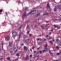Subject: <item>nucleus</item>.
Listing matches in <instances>:
<instances>
[{"mask_svg":"<svg viewBox=\"0 0 61 61\" xmlns=\"http://www.w3.org/2000/svg\"><path fill=\"white\" fill-rule=\"evenodd\" d=\"M58 8H59V9H61V5H60L58 6H57L55 7L54 8V12H56V9H57Z\"/></svg>","mask_w":61,"mask_h":61,"instance_id":"1","label":"nucleus"},{"mask_svg":"<svg viewBox=\"0 0 61 61\" xmlns=\"http://www.w3.org/2000/svg\"><path fill=\"white\" fill-rule=\"evenodd\" d=\"M13 46V42H9V44L8 46L9 47H11Z\"/></svg>","mask_w":61,"mask_h":61,"instance_id":"2","label":"nucleus"},{"mask_svg":"<svg viewBox=\"0 0 61 61\" xmlns=\"http://www.w3.org/2000/svg\"><path fill=\"white\" fill-rule=\"evenodd\" d=\"M32 12H34V13H33L32 14V15H33V14H35L36 13V10H33L31 11V12H30L29 13V14H28L27 15H29V14H31V13H32Z\"/></svg>","mask_w":61,"mask_h":61,"instance_id":"3","label":"nucleus"},{"mask_svg":"<svg viewBox=\"0 0 61 61\" xmlns=\"http://www.w3.org/2000/svg\"><path fill=\"white\" fill-rule=\"evenodd\" d=\"M24 50L25 51H27V50H28V48H27V47L25 46L24 47Z\"/></svg>","mask_w":61,"mask_h":61,"instance_id":"4","label":"nucleus"},{"mask_svg":"<svg viewBox=\"0 0 61 61\" xmlns=\"http://www.w3.org/2000/svg\"><path fill=\"white\" fill-rule=\"evenodd\" d=\"M44 50H43V53L45 52H46V51H47V50H48L47 48L46 47L45 48Z\"/></svg>","mask_w":61,"mask_h":61,"instance_id":"5","label":"nucleus"},{"mask_svg":"<svg viewBox=\"0 0 61 61\" xmlns=\"http://www.w3.org/2000/svg\"><path fill=\"white\" fill-rule=\"evenodd\" d=\"M15 33L16 34H17V33H16V32L15 31H14L12 33V35H13V37H15V36H17V35H14V33Z\"/></svg>","mask_w":61,"mask_h":61,"instance_id":"6","label":"nucleus"},{"mask_svg":"<svg viewBox=\"0 0 61 61\" xmlns=\"http://www.w3.org/2000/svg\"><path fill=\"white\" fill-rule=\"evenodd\" d=\"M41 27L43 30H44V29H45V25H43L41 26Z\"/></svg>","mask_w":61,"mask_h":61,"instance_id":"7","label":"nucleus"},{"mask_svg":"<svg viewBox=\"0 0 61 61\" xmlns=\"http://www.w3.org/2000/svg\"><path fill=\"white\" fill-rule=\"evenodd\" d=\"M28 58H29V57H28V55H27L25 59V60H28Z\"/></svg>","mask_w":61,"mask_h":61,"instance_id":"8","label":"nucleus"},{"mask_svg":"<svg viewBox=\"0 0 61 61\" xmlns=\"http://www.w3.org/2000/svg\"><path fill=\"white\" fill-rule=\"evenodd\" d=\"M47 8H50V7L49 6V3H48L47 4Z\"/></svg>","mask_w":61,"mask_h":61,"instance_id":"9","label":"nucleus"},{"mask_svg":"<svg viewBox=\"0 0 61 61\" xmlns=\"http://www.w3.org/2000/svg\"><path fill=\"white\" fill-rule=\"evenodd\" d=\"M21 34H22V33H21V32L20 33V34L19 35V38H20V37L21 36Z\"/></svg>","mask_w":61,"mask_h":61,"instance_id":"10","label":"nucleus"},{"mask_svg":"<svg viewBox=\"0 0 61 61\" xmlns=\"http://www.w3.org/2000/svg\"><path fill=\"white\" fill-rule=\"evenodd\" d=\"M5 40L6 41H7V40H8V36H7L5 37Z\"/></svg>","mask_w":61,"mask_h":61,"instance_id":"11","label":"nucleus"},{"mask_svg":"<svg viewBox=\"0 0 61 61\" xmlns=\"http://www.w3.org/2000/svg\"><path fill=\"white\" fill-rule=\"evenodd\" d=\"M48 14H49V13H44V15H48Z\"/></svg>","mask_w":61,"mask_h":61,"instance_id":"12","label":"nucleus"},{"mask_svg":"<svg viewBox=\"0 0 61 61\" xmlns=\"http://www.w3.org/2000/svg\"><path fill=\"white\" fill-rule=\"evenodd\" d=\"M25 12L23 14V17H25V16H26V15H25Z\"/></svg>","mask_w":61,"mask_h":61,"instance_id":"13","label":"nucleus"},{"mask_svg":"<svg viewBox=\"0 0 61 61\" xmlns=\"http://www.w3.org/2000/svg\"><path fill=\"white\" fill-rule=\"evenodd\" d=\"M49 52L51 55V56H53V53L51 52V51H50Z\"/></svg>","mask_w":61,"mask_h":61,"instance_id":"14","label":"nucleus"},{"mask_svg":"<svg viewBox=\"0 0 61 61\" xmlns=\"http://www.w3.org/2000/svg\"><path fill=\"white\" fill-rule=\"evenodd\" d=\"M40 13H39L37 15H36V17H37V16H39V15H40Z\"/></svg>","mask_w":61,"mask_h":61,"instance_id":"15","label":"nucleus"},{"mask_svg":"<svg viewBox=\"0 0 61 61\" xmlns=\"http://www.w3.org/2000/svg\"><path fill=\"white\" fill-rule=\"evenodd\" d=\"M47 44H46L44 46V47H46L47 48Z\"/></svg>","mask_w":61,"mask_h":61,"instance_id":"16","label":"nucleus"},{"mask_svg":"<svg viewBox=\"0 0 61 61\" xmlns=\"http://www.w3.org/2000/svg\"><path fill=\"white\" fill-rule=\"evenodd\" d=\"M8 60L10 61H11V59H10V57L8 58Z\"/></svg>","mask_w":61,"mask_h":61,"instance_id":"17","label":"nucleus"},{"mask_svg":"<svg viewBox=\"0 0 61 61\" xmlns=\"http://www.w3.org/2000/svg\"><path fill=\"white\" fill-rule=\"evenodd\" d=\"M10 37H9V36H8V41H9L10 40Z\"/></svg>","mask_w":61,"mask_h":61,"instance_id":"18","label":"nucleus"},{"mask_svg":"<svg viewBox=\"0 0 61 61\" xmlns=\"http://www.w3.org/2000/svg\"><path fill=\"white\" fill-rule=\"evenodd\" d=\"M15 50V48L13 50V51H10V53H12V52H13V51H14V50Z\"/></svg>","mask_w":61,"mask_h":61,"instance_id":"19","label":"nucleus"},{"mask_svg":"<svg viewBox=\"0 0 61 61\" xmlns=\"http://www.w3.org/2000/svg\"><path fill=\"white\" fill-rule=\"evenodd\" d=\"M54 26H55V28H56V27H58V26L57 25H54Z\"/></svg>","mask_w":61,"mask_h":61,"instance_id":"20","label":"nucleus"},{"mask_svg":"<svg viewBox=\"0 0 61 61\" xmlns=\"http://www.w3.org/2000/svg\"><path fill=\"white\" fill-rule=\"evenodd\" d=\"M56 42H58V41H59V40L58 39H56Z\"/></svg>","mask_w":61,"mask_h":61,"instance_id":"21","label":"nucleus"},{"mask_svg":"<svg viewBox=\"0 0 61 61\" xmlns=\"http://www.w3.org/2000/svg\"><path fill=\"white\" fill-rule=\"evenodd\" d=\"M18 60V58H17L15 60V61H17V60Z\"/></svg>","mask_w":61,"mask_h":61,"instance_id":"22","label":"nucleus"},{"mask_svg":"<svg viewBox=\"0 0 61 61\" xmlns=\"http://www.w3.org/2000/svg\"><path fill=\"white\" fill-rule=\"evenodd\" d=\"M42 51H39V53L40 54H42Z\"/></svg>","mask_w":61,"mask_h":61,"instance_id":"23","label":"nucleus"},{"mask_svg":"<svg viewBox=\"0 0 61 61\" xmlns=\"http://www.w3.org/2000/svg\"><path fill=\"white\" fill-rule=\"evenodd\" d=\"M40 40L41 41H43V40L42 39L40 38Z\"/></svg>","mask_w":61,"mask_h":61,"instance_id":"24","label":"nucleus"},{"mask_svg":"<svg viewBox=\"0 0 61 61\" xmlns=\"http://www.w3.org/2000/svg\"><path fill=\"white\" fill-rule=\"evenodd\" d=\"M29 25H28L27 27H26V29H29Z\"/></svg>","mask_w":61,"mask_h":61,"instance_id":"25","label":"nucleus"},{"mask_svg":"<svg viewBox=\"0 0 61 61\" xmlns=\"http://www.w3.org/2000/svg\"><path fill=\"white\" fill-rule=\"evenodd\" d=\"M56 48L57 49H59V48L58 46H57V47H56Z\"/></svg>","mask_w":61,"mask_h":61,"instance_id":"26","label":"nucleus"},{"mask_svg":"<svg viewBox=\"0 0 61 61\" xmlns=\"http://www.w3.org/2000/svg\"><path fill=\"white\" fill-rule=\"evenodd\" d=\"M40 40V38H38L37 39V40L38 41V40Z\"/></svg>","mask_w":61,"mask_h":61,"instance_id":"27","label":"nucleus"},{"mask_svg":"<svg viewBox=\"0 0 61 61\" xmlns=\"http://www.w3.org/2000/svg\"><path fill=\"white\" fill-rule=\"evenodd\" d=\"M16 56H20V55H19V54H17L16 55Z\"/></svg>","mask_w":61,"mask_h":61,"instance_id":"28","label":"nucleus"},{"mask_svg":"<svg viewBox=\"0 0 61 61\" xmlns=\"http://www.w3.org/2000/svg\"><path fill=\"white\" fill-rule=\"evenodd\" d=\"M3 12V11L2 10H0V12ZM0 15H1V14L0 13Z\"/></svg>","mask_w":61,"mask_h":61,"instance_id":"29","label":"nucleus"},{"mask_svg":"<svg viewBox=\"0 0 61 61\" xmlns=\"http://www.w3.org/2000/svg\"><path fill=\"white\" fill-rule=\"evenodd\" d=\"M50 43L52 44H53V43H52V41H50Z\"/></svg>","mask_w":61,"mask_h":61,"instance_id":"30","label":"nucleus"},{"mask_svg":"<svg viewBox=\"0 0 61 61\" xmlns=\"http://www.w3.org/2000/svg\"><path fill=\"white\" fill-rule=\"evenodd\" d=\"M35 48V47L34 46L32 48V49H34Z\"/></svg>","mask_w":61,"mask_h":61,"instance_id":"31","label":"nucleus"},{"mask_svg":"<svg viewBox=\"0 0 61 61\" xmlns=\"http://www.w3.org/2000/svg\"><path fill=\"white\" fill-rule=\"evenodd\" d=\"M28 9V8H26L25 9V10H27Z\"/></svg>","mask_w":61,"mask_h":61,"instance_id":"32","label":"nucleus"},{"mask_svg":"<svg viewBox=\"0 0 61 61\" xmlns=\"http://www.w3.org/2000/svg\"><path fill=\"white\" fill-rule=\"evenodd\" d=\"M57 55H60V53H58L57 54Z\"/></svg>","mask_w":61,"mask_h":61,"instance_id":"33","label":"nucleus"},{"mask_svg":"<svg viewBox=\"0 0 61 61\" xmlns=\"http://www.w3.org/2000/svg\"><path fill=\"white\" fill-rule=\"evenodd\" d=\"M48 24H47V25H45V26H46V27L47 26H48Z\"/></svg>","mask_w":61,"mask_h":61,"instance_id":"34","label":"nucleus"},{"mask_svg":"<svg viewBox=\"0 0 61 61\" xmlns=\"http://www.w3.org/2000/svg\"><path fill=\"white\" fill-rule=\"evenodd\" d=\"M60 43L61 44H60L59 45V43H58V45H60V46H61V42H60Z\"/></svg>","mask_w":61,"mask_h":61,"instance_id":"35","label":"nucleus"},{"mask_svg":"<svg viewBox=\"0 0 61 61\" xmlns=\"http://www.w3.org/2000/svg\"><path fill=\"white\" fill-rule=\"evenodd\" d=\"M21 27H22V26H21L19 28V29H20V28H21Z\"/></svg>","mask_w":61,"mask_h":61,"instance_id":"36","label":"nucleus"},{"mask_svg":"<svg viewBox=\"0 0 61 61\" xmlns=\"http://www.w3.org/2000/svg\"><path fill=\"white\" fill-rule=\"evenodd\" d=\"M53 30L54 29H52V30H51V31H53Z\"/></svg>","mask_w":61,"mask_h":61,"instance_id":"37","label":"nucleus"},{"mask_svg":"<svg viewBox=\"0 0 61 61\" xmlns=\"http://www.w3.org/2000/svg\"><path fill=\"white\" fill-rule=\"evenodd\" d=\"M32 55H31L30 56V57H32Z\"/></svg>","mask_w":61,"mask_h":61,"instance_id":"38","label":"nucleus"},{"mask_svg":"<svg viewBox=\"0 0 61 61\" xmlns=\"http://www.w3.org/2000/svg\"><path fill=\"white\" fill-rule=\"evenodd\" d=\"M17 51V50H16L15 51V52H16Z\"/></svg>","mask_w":61,"mask_h":61,"instance_id":"39","label":"nucleus"},{"mask_svg":"<svg viewBox=\"0 0 61 61\" xmlns=\"http://www.w3.org/2000/svg\"><path fill=\"white\" fill-rule=\"evenodd\" d=\"M59 20L60 21H61V18Z\"/></svg>","mask_w":61,"mask_h":61,"instance_id":"40","label":"nucleus"},{"mask_svg":"<svg viewBox=\"0 0 61 61\" xmlns=\"http://www.w3.org/2000/svg\"><path fill=\"white\" fill-rule=\"evenodd\" d=\"M52 41H53V42L54 41H55V40H54V39H52Z\"/></svg>","mask_w":61,"mask_h":61,"instance_id":"41","label":"nucleus"},{"mask_svg":"<svg viewBox=\"0 0 61 61\" xmlns=\"http://www.w3.org/2000/svg\"><path fill=\"white\" fill-rule=\"evenodd\" d=\"M29 40V39H27V40H25L26 41H27V40H28H28Z\"/></svg>","mask_w":61,"mask_h":61,"instance_id":"42","label":"nucleus"},{"mask_svg":"<svg viewBox=\"0 0 61 61\" xmlns=\"http://www.w3.org/2000/svg\"><path fill=\"white\" fill-rule=\"evenodd\" d=\"M46 23H48L49 21H46Z\"/></svg>","mask_w":61,"mask_h":61,"instance_id":"43","label":"nucleus"},{"mask_svg":"<svg viewBox=\"0 0 61 61\" xmlns=\"http://www.w3.org/2000/svg\"><path fill=\"white\" fill-rule=\"evenodd\" d=\"M29 36H32V35L31 34Z\"/></svg>","mask_w":61,"mask_h":61,"instance_id":"44","label":"nucleus"},{"mask_svg":"<svg viewBox=\"0 0 61 61\" xmlns=\"http://www.w3.org/2000/svg\"><path fill=\"white\" fill-rule=\"evenodd\" d=\"M39 58L38 57V58H37L36 59V60H38V59H39Z\"/></svg>","mask_w":61,"mask_h":61,"instance_id":"45","label":"nucleus"},{"mask_svg":"<svg viewBox=\"0 0 61 61\" xmlns=\"http://www.w3.org/2000/svg\"><path fill=\"white\" fill-rule=\"evenodd\" d=\"M34 53H36V51H34Z\"/></svg>","mask_w":61,"mask_h":61,"instance_id":"46","label":"nucleus"},{"mask_svg":"<svg viewBox=\"0 0 61 61\" xmlns=\"http://www.w3.org/2000/svg\"><path fill=\"white\" fill-rule=\"evenodd\" d=\"M30 50L31 51V52H32V49H30Z\"/></svg>","mask_w":61,"mask_h":61,"instance_id":"47","label":"nucleus"},{"mask_svg":"<svg viewBox=\"0 0 61 61\" xmlns=\"http://www.w3.org/2000/svg\"><path fill=\"white\" fill-rule=\"evenodd\" d=\"M37 57H39V55H38L37 56Z\"/></svg>","mask_w":61,"mask_h":61,"instance_id":"48","label":"nucleus"},{"mask_svg":"<svg viewBox=\"0 0 61 61\" xmlns=\"http://www.w3.org/2000/svg\"><path fill=\"white\" fill-rule=\"evenodd\" d=\"M37 25H35V27H36V26H37Z\"/></svg>","mask_w":61,"mask_h":61,"instance_id":"49","label":"nucleus"},{"mask_svg":"<svg viewBox=\"0 0 61 61\" xmlns=\"http://www.w3.org/2000/svg\"><path fill=\"white\" fill-rule=\"evenodd\" d=\"M1 44H2V46H3V43H1Z\"/></svg>","mask_w":61,"mask_h":61,"instance_id":"50","label":"nucleus"},{"mask_svg":"<svg viewBox=\"0 0 61 61\" xmlns=\"http://www.w3.org/2000/svg\"><path fill=\"white\" fill-rule=\"evenodd\" d=\"M60 28V27H58V29H59Z\"/></svg>","mask_w":61,"mask_h":61,"instance_id":"51","label":"nucleus"},{"mask_svg":"<svg viewBox=\"0 0 61 61\" xmlns=\"http://www.w3.org/2000/svg\"><path fill=\"white\" fill-rule=\"evenodd\" d=\"M5 14H6V15H7V12H6Z\"/></svg>","mask_w":61,"mask_h":61,"instance_id":"52","label":"nucleus"},{"mask_svg":"<svg viewBox=\"0 0 61 61\" xmlns=\"http://www.w3.org/2000/svg\"><path fill=\"white\" fill-rule=\"evenodd\" d=\"M22 46H23V45H24V44H21Z\"/></svg>","mask_w":61,"mask_h":61,"instance_id":"53","label":"nucleus"},{"mask_svg":"<svg viewBox=\"0 0 61 61\" xmlns=\"http://www.w3.org/2000/svg\"><path fill=\"white\" fill-rule=\"evenodd\" d=\"M44 39L45 41H46V39Z\"/></svg>","mask_w":61,"mask_h":61,"instance_id":"54","label":"nucleus"},{"mask_svg":"<svg viewBox=\"0 0 61 61\" xmlns=\"http://www.w3.org/2000/svg\"><path fill=\"white\" fill-rule=\"evenodd\" d=\"M39 48H38L37 49V50H38V49H39Z\"/></svg>","mask_w":61,"mask_h":61,"instance_id":"55","label":"nucleus"},{"mask_svg":"<svg viewBox=\"0 0 61 61\" xmlns=\"http://www.w3.org/2000/svg\"><path fill=\"white\" fill-rule=\"evenodd\" d=\"M53 61H58V60H54Z\"/></svg>","mask_w":61,"mask_h":61,"instance_id":"56","label":"nucleus"},{"mask_svg":"<svg viewBox=\"0 0 61 61\" xmlns=\"http://www.w3.org/2000/svg\"><path fill=\"white\" fill-rule=\"evenodd\" d=\"M60 53H61V51H60Z\"/></svg>","mask_w":61,"mask_h":61,"instance_id":"57","label":"nucleus"},{"mask_svg":"<svg viewBox=\"0 0 61 61\" xmlns=\"http://www.w3.org/2000/svg\"><path fill=\"white\" fill-rule=\"evenodd\" d=\"M46 36V37H48V35H47Z\"/></svg>","mask_w":61,"mask_h":61,"instance_id":"58","label":"nucleus"},{"mask_svg":"<svg viewBox=\"0 0 61 61\" xmlns=\"http://www.w3.org/2000/svg\"><path fill=\"white\" fill-rule=\"evenodd\" d=\"M55 19V20H57V19Z\"/></svg>","mask_w":61,"mask_h":61,"instance_id":"59","label":"nucleus"},{"mask_svg":"<svg viewBox=\"0 0 61 61\" xmlns=\"http://www.w3.org/2000/svg\"><path fill=\"white\" fill-rule=\"evenodd\" d=\"M51 33H50V34H49V35H51Z\"/></svg>","mask_w":61,"mask_h":61,"instance_id":"60","label":"nucleus"},{"mask_svg":"<svg viewBox=\"0 0 61 61\" xmlns=\"http://www.w3.org/2000/svg\"><path fill=\"white\" fill-rule=\"evenodd\" d=\"M27 33H29V31H28Z\"/></svg>","mask_w":61,"mask_h":61,"instance_id":"61","label":"nucleus"},{"mask_svg":"<svg viewBox=\"0 0 61 61\" xmlns=\"http://www.w3.org/2000/svg\"><path fill=\"white\" fill-rule=\"evenodd\" d=\"M2 59H3V58H1L0 59V60H2Z\"/></svg>","mask_w":61,"mask_h":61,"instance_id":"62","label":"nucleus"},{"mask_svg":"<svg viewBox=\"0 0 61 61\" xmlns=\"http://www.w3.org/2000/svg\"><path fill=\"white\" fill-rule=\"evenodd\" d=\"M39 19H38V21H39Z\"/></svg>","mask_w":61,"mask_h":61,"instance_id":"63","label":"nucleus"},{"mask_svg":"<svg viewBox=\"0 0 61 61\" xmlns=\"http://www.w3.org/2000/svg\"><path fill=\"white\" fill-rule=\"evenodd\" d=\"M1 50L0 49V51H1Z\"/></svg>","mask_w":61,"mask_h":61,"instance_id":"64","label":"nucleus"}]
</instances>
